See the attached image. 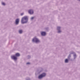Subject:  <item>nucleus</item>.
<instances>
[{"mask_svg":"<svg viewBox=\"0 0 80 80\" xmlns=\"http://www.w3.org/2000/svg\"><path fill=\"white\" fill-rule=\"evenodd\" d=\"M79 0V1H80V0Z\"/></svg>","mask_w":80,"mask_h":80,"instance_id":"f3484780","label":"nucleus"},{"mask_svg":"<svg viewBox=\"0 0 80 80\" xmlns=\"http://www.w3.org/2000/svg\"><path fill=\"white\" fill-rule=\"evenodd\" d=\"M22 30H20L19 31V33H22Z\"/></svg>","mask_w":80,"mask_h":80,"instance_id":"1a4fd4ad","label":"nucleus"},{"mask_svg":"<svg viewBox=\"0 0 80 80\" xmlns=\"http://www.w3.org/2000/svg\"><path fill=\"white\" fill-rule=\"evenodd\" d=\"M18 23H19V19H17L16 20V24L18 25Z\"/></svg>","mask_w":80,"mask_h":80,"instance_id":"423d86ee","label":"nucleus"},{"mask_svg":"<svg viewBox=\"0 0 80 80\" xmlns=\"http://www.w3.org/2000/svg\"><path fill=\"white\" fill-rule=\"evenodd\" d=\"M41 35L42 36H45L46 35V33L45 32H41Z\"/></svg>","mask_w":80,"mask_h":80,"instance_id":"0eeeda50","label":"nucleus"},{"mask_svg":"<svg viewBox=\"0 0 80 80\" xmlns=\"http://www.w3.org/2000/svg\"><path fill=\"white\" fill-rule=\"evenodd\" d=\"M28 22V18L27 17H23L21 20L22 23H25Z\"/></svg>","mask_w":80,"mask_h":80,"instance_id":"f257e3e1","label":"nucleus"},{"mask_svg":"<svg viewBox=\"0 0 80 80\" xmlns=\"http://www.w3.org/2000/svg\"><path fill=\"white\" fill-rule=\"evenodd\" d=\"M30 63L29 62H28L27 63V64H30Z\"/></svg>","mask_w":80,"mask_h":80,"instance_id":"2eb2a0df","label":"nucleus"},{"mask_svg":"<svg viewBox=\"0 0 80 80\" xmlns=\"http://www.w3.org/2000/svg\"><path fill=\"white\" fill-rule=\"evenodd\" d=\"M32 42H35L36 43H39L40 41L37 38H34L32 40Z\"/></svg>","mask_w":80,"mask_h":80,"instance_id":"f03ea898","label":"nucleus"},{"mask_svg":"<svg viewBox=\"0 0 80 80\" xmlns=\"http://www.w3.org/2000/svg\"><path fill=\"white\" fill-rule=\"evenodd\" d=\"M16 56L17 57H19L20 56V54L19 53H17L16 54Z\"/></svg>","mask_w":80,"mask_h":80,"instance_id":"6e6552de","label":"nucleus"},{"mask_svg":"<svg viewBox=\"0 0 80 80\" xmlns=\"http://www.w3.org/2000/svg\"><path fill=\"white\" fill-rule=\"evenodd\" d=\"M57 29L58 30H59V29H60V27H58Z\"/></svg>","mask_w":80,"mask_h":80,"instance_id":"9b49d317","label":"nucleus"},{"mask_svg":"<svg viewBox=\"0 0 80 80\" xmlns=\"http://www.w3.org/2000/svg\"><path fill=\"white\" fill-rule=\"evenodd\" d=\"M60 32H61V31H59L58 32V33H60Z\"/></svg>","mask_w":80,"mask_h":80,"instance_id":"4468645a","label":"nucleus"},{"mask_svg":"<svg viewBox=\"0 0 80 80\" xmlns=\"http://www.w3.org/2000/svg\"><path fill=\"white\" fill-rule=\"evenodd\" d=\"M46 75V74L45 73H43L41 74V75L39 76L38 78H42V77H45Z\"/></svg>","mask_w":80,"mask_h":80,"instance_id":"7ed1b4c3","label":"nucleus"},{"mask_svg":"<svg viewBox=\"0 0 80 80\" xmlns=\"http://www.w3.org/2000/svg\"><path fill=\"white\" fill-rule=\"evenodd\" d=\"M23 15V13H22L21 14V15Z\"/></svg>","mask_w":80,"mask_h":80,"instance_id":"dca6fc26","label":"nucleus"},{"mask_svg":"<svg viewBox=\"0 0 80 80\" xmlns=\"http://www.w3.org/2000/svg\"><path fill=\"white\" fill-rule=\"evenodd\" d=\"M2 5H5V3H4V2H2Z\"/></svg>","mask_w":80,"mask_h":80,"instance_id":"f8f14e48","label":"nucleus"},{"mask_svg":"<svg viewBox=\"0 0 80 80\" xmlns=\"http://www.w3.org/2000/svg\"><path fill=\"white\" fill-rule=\"evenodd\" d=\"M68 59H66V60H65V62L66 63H67V62H68Z\"/></svg>","mask_w":80,"mask_h":80,"instance_id":"9d476101","label":"nucleus"},{"mask_svg":"<svg viewBox=\"0 0 80 80\" xmlns=\"http://www.w3.org/2000/svg\"><path fill=\"white\" fill-rule=\"evenodd\" d=\"M34 18V17H32L31 18V20H33V19Z\"/></svg>","mask_w":80,"mask_h":80,"instance_id":"ddd939ff","label":"nucleus"},{"mask_svg":"<svg viewBox=\"0 0 80 80\" xmlns=\"http://www.w3.org/2000/svg\"><path fill=\"white\" fill-rule=\"evenodd\" d=\"M28 13L29 14L32 15L33 13V11L32 10H30L28 11Z\"/></svg>","mask_w":80,"mask_h":80,"instance_id":"39448f33","label":"nucleus"},{"mask_svg":"<svg viewBox=\"0 0 80 80\" xmlns=\"http://www.w3.org/2000/svg\"><path fill=\"white\" fill-rule=\"evenodd\" d=\"M11 58L12 59H13L14 60H17V58L15 56H11Z\"/></svg>","mask_w":80,"mask_h":80,"instance_id":"20e7f679","label":"nucleus"}]
</instances>
